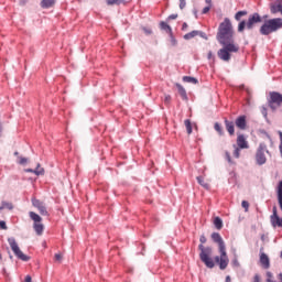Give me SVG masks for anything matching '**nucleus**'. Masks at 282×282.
I'll list each match as a JSON object with an SVG mask.
<instances>
[{
	"instance_id": "nucleus-1",
	"label": "nucleus",
	"mask_w": 282,
	"mask_h": 282,
	"mask_svg": "<svg viewBox=\"0 0 282 282\" xmlns=\"http://www.w3.org/2000/svg\"><path fill=\"white\" fill-rule=\"evenodd\" d=\"M235 30H232V23L230 19L225 20L218 26L217 41L223 45V48L218 51V58L228 63L230 61V54H237L239 52V45L235 43Z\"/></svg>"
},
{
	"instance_id": "nucleus-2",
	"label": "nucleus",
	"mask_w": 282,
	"mask_h": 282,
	"mask_svg": "<svg viewBox=\"0 0 282 282\" xmlns=\"http://www.w3.org/2000/svg\"><path fill=\"white\" fill-rule=\"evenodd\" d=\"M212 239L214 243L218 245V252L220 254L215 257V261L219 265L220 270H226L228 268V263H230V259H228V252L226 251V242H224V238H221L219 232H213Z\"/></svg>"
},
{
	"instance_id": "nucleus-3",
	"label": "nucleus",
	"mask_w": 282,
	"mask_h": 282,
	"mask_svg": "<svg viewBox=\"0 0 282 282\" xmlns=\"http://www.w3.org/2000/svg\"><path fill=\"white\" fill-rule=\"evenodd\" d=\"M200 245L198 246L199 259L200 261L206 265V268H215V261L213 260V248L210 247H204V243H206L207 239L206 236H200L199 238Z\"/></svg>"
},
{
	"instance_id": "nucleus-4",
	"label": "nucleus",
	"mask_w": 282,
	"mask_h": 282,
	"mask_svg": "<svg viewBox=\"0 0 282 282\" xmlns=\"http://www.w3.org/2000/svg\"><path fill=\"white\" fill-rule=\"evenodd\" d=\"M282 29V19L275 18L265 21L260 28V33L263 36H268V34H272V32H276Z\"/></svg>"
},
{
	"instance_id": "nucleus-5",
	"label": "nucleus",
	"mask_w": 282,
	"mask_h": 282,
	"mask_svg": "<svg viewBox=\"0 0 282 282\" xmlns=\"http://www.w3.org/2000/svg\"><path fill=\"white\" fill-rule=\"evenodd\" d=\"M257 23H261V15H259V13H253L251 15H249L248 21H241L238 24V32H243V30H252V28H254V25H257Z\"/></svg>"
},
{
	"instance_id": "nucleus-6",
	"label": "nucleus",
	"mask_w": 282,
	"mask_h": 282,
	"mask_svg": "<svg viewBox=\"0 0 282 282\" xmlns=\"http://www.w3.org/2000/svg\"><path fill=\"white\" fill-rule=\"evenodd\" d=\"M29 217L33 221V230L39 237H41L43 235V231L45 230V225L41 223L43 221V218L34 212H30Z\"/></svg>"
},
{
	"instance_id": "nucleus-7",
	"label": "nucleus",
	"mask_w": 282,
	"mask_h": 282,
	"mask_svg": "<svg viewBox=\"0 0 282 282\" xmlns=\"http://www.w3.org/2000/svg\"><path fill=\"white\" fill-rule=\"evenodd\" d=\"M8 241L12 252L18 259H20L21 261H30V257L25 256V253L21 251V248H19V243H17V240L14 238H9Z\"/></svg>"
},
{
	"instance_id": "nucleus-8",
	"label": "nucleus",
	"mask_w": 282,
	"mask_h": 282,
	"mask_svg": "<svg viewBox=\"0 0 282 282\" xmlns=\"http://www.w3.org/2000/svg\"><path fill=\"white\" fill-rule=\"evenodd\" d=\"M265 153H270V151H268V145H265V143H260L256 153V162L259 164V166H262V164L268 162Z\"/></svg>"
},
{
	"instance_id": "nucleus-9",
	"label": "nucleus",
	"mask_w": 282,
	"mask_h": 282,
	"mask_svg": "<svg viewBox=\"0 0 282 282\" xmlns=\"http://www.w3.org/2000/svg\"><path fill=\"white\" fill-rule=\"evenodd\" d=\"M269 107L274 111L279 109L282 105V95L278 91H272L269 94Z\"/></svg>"
},
{
	"instance_id": "nucleus-10",
	"label": "nucleus",
	"mask_w": 282,
	"mask_h": 282,
	"mask_svg": "<svg viewBox=\"0 0 282 282\" xmlns=\"http://www.w3.org/2000/svg\"><path fill=\"white\" fill-rule=\"evenodd\" d=\"M32 205L34 206V208L39 210L42 217H50V212H47V207L45 206V203L41 202L40 199L33 198Z\"/></svg>"
},
{
	"instance_id": "nucleus-11",
	"label": "nucleus",
	"mask_w": 282,
	"mask_h": 282,
	"mask_svg": "<svg viewBox=\"0 0 282 282\" xmlns=\"http://www.w3.org/2000/svg\"><path fill=\"white\" fill-rule=\"evenodd\" d=\"M260 263L264 270L270 268V258L263 252V248L260 249Z\"/></svg>"
},
{
	"instance_id": "nucleus-12",
	"label": "nucleus",
	"mask_w": 282,
	"mask_h": 282,
	"mask_svg": "<svg viewBox=\"0 0 282 282\" xmlns=\"http://www.w3.org/2000/svg\"><path fill=\"white\" fill-rule=\"evenodd\" d=\"M236 127L238 129H241L242 131L246 130V127H247L246 116H240L236 119Z\"/></svg>"
},
{
	"instance_id": "nucleus-13",
	"label": "nucleus",
	"mask_w": 282,
	"mask_h": 282,
	"mask_svg": "<svg viewBox=\"0 0 282 282\" xmlns=\"http://www.w3.org/2000/svg\"><path fill=\"white\" fill-rule=\"evenodd\" d=\"M237 144L239 149H248V141H246V137H243V134L238 135Z\"/></svg>"
},
{
	"instance_id": "nucleus-14",
	"label": "nucleus",
	"mask_w": 282,
	"mask_h": 282,
	"mask_svg": "<svg viewBox=\"0 0 282 282\" xmlns=\"http://www.w3.org/2000/svg\"><path fill=\"white\" fill-rule=\"evenodd\" d=\"M25 173H34L35 175H44L45 170L41 167V164H37V167L35 170L26 169Z\"/></svg>"
},
{
	"instance_id": "nucleus-15",
	"label": "nucleus",
	"mask_w": 282,
	"mask_h": 282,
	"mask_svg": "<svg viewBox=\"0 0 282 282\" xmlns=\"http://www.w3.org/2000/svg\"><path fill=\"white\" fill-rule=\"evenodd\" d=\"M176 89L180 94V96L183 98V100H188V96L186 95V89L182 84H176Z\"/></svg>"
},
{
	"instance_id": "nucleus-16",
	"label": "nucleus",
	"mask_w": 282,
	"mask_h": 282,
	"mask_svg": "<svg viewBox=\"0 0 282 282\" xmlns=\"http://www.w3.org/2000/svg\"><path fill=\"white\" fill-rule=\"evenodd\" d=\"M225 127L229 135H235V123L232 121L225 120Z\"/></svg>"
},
{
	"instance_id": "nucleus-17",
	"label": "nucleus",
	"mask_w": 282,
	"mask_h": 282,
	"mask_svg": "<svg viewBox=\"0 0 282 282\" xmlns=\"http://www.w3.org/2000/svg\"><path fill=\"white\" fill-rule=\"evenodd\" d=\"M161 30H164L170 36H173V29H171V25H169L166 22L160 23Z\"/></svg>"
},
{
	"instance_id": "nucleus-18",
	"label": "nucleus",
	"mask_w": 282,
	"mask_h": 282,
	"mask_svg": "<svg viewBox=\"0 0 282 282\" xmlns=\"http://www.w3.org/2000/svg\"><path fill=\"white\" fill-rule=\"evenodd\" d=\"M214 226L217 230H221V228H224V220H221V218H219V217H215Z\"/></svg>"
},
{
	"instance_id": "nucleus-19",
	"label": "nucleus",
	"mask_w": 282,
	"mask_h": 282,
	"mask_svg": "<svg viewBox=\"0 0 282 282\" xmlns=\"http://www.w3.org/2000/svg\"><path fill=\"white\" fill-rule=\"evenodd\" d=\"M56 3V0H42L41 7L42 8H52Z\"/></svg>"
},
{
	"instance_id": "nucleus-20",
	"label": "nucleus",
	"mask_w": 282,
	"mask_h": 282,
	"mask_svg": "<svg viewBox=\"0 0 282 282\" xmlns=\"http://www.w3.org/2000/svg\"><path fill=\"white\" fill-rule=\"evenodd\" d=\"M195 36H199V31H192L184 35L185 41H191V39H195Z\"/></svg>"
},
{
	"instance_id": "nucleus-21",
	"label": "nucleus",
	"mask_w": 282,
	"mask_h": 282,
	"mask_svg": "<svg viewBox=\"0 0 282 282\" xmlns=\"http://www.w3.org/2000/svg\"><path fill=\"white\" fill-rule=\"evenodd\" d=\"M183 83H191L192 85H197V83H199V80H197V78H195V77L184 76Z\"/></svg>"
},
{
	"instance_id": "nucleus-22",
	"label": "nucleus",
	"mask_w": 282,
	"mask_h": 282,
	"mask_svg": "<svg viewBox=\"0 0 282 282\" xmlns=\"http://www.w3.org/2000/svg\"><path fill=\"white\" fill-rule=\"evenodd\" d=\"M197 182H198V184H199L200 186H203V188H206V189L210 188V184H208V182H206V181L204 180V177L197 176Z\"/></svg>"
},
{
	"instance_id": "nucleus-23",
	"label": "nucleus",
	"mask_w": 282,
	"mask_h": 282,
	"mask_svg": "<svg viewBox=\"0 0 282 282\" xmlns=\"http://www.w3.org/2000/svg\"><path fill=\"white\" fill-rule=\"evenodd\" d=\"M184 124L188 135H191V133H193V124L191 123V119H186Z\"/></svg>"
},
{
	"instance_id": "nucleus-24",
	"label": "nucleus",
	"mask_w": 282,
	"mask_h": 282,
	"mask_svg": "<svg viewBox=\"0 0 282 282\" xmlns=\"http://www.w3.org/2000/svg\"><path fill=\"white\" fill-rule=\"evenodd\" d=\"M107 6H120V3H124V0H106Z\"/></svg>"
},
{
	"instance_id": "nucleus-25",
	"label": "nucleus",
	"mask_w": 282,
	"mask_h": 282,
	"mask_svg": "<svg viewBox=\"0 0 282 282\" xmlns=\"http://www.w3.org/2000/svg\"><path fill=\"white\" fill-rule=\"evenodd\" d=\"M248 14V11H238L235 15L236 21H241V17H246Z\"/></svg>"
},
{
	"instance_id": "nucleus-26",
	"label": "nucleus",
	"mask_w": 282,
	"mask_h": 282,
	"mask_svg": "<svg viewBox=\"0 0 282 282\" xmlns=\"http://www.w3.org/2000/svg\"><path fill=\"white\" fill-rule=\"evenodd\" d=\"M214 129L215 131H217V133H219V135H224V129L221 128V124H219L218 122H216L214 124Z\"/></svg>"
},
{
	"instance_id": "nucleus-27",
	"label": "nucleus",
	"mask_w": 282,
	"mask_h": 282,
	"mask_svg": "<svg viewBox=\"0 0 282 282\" xmlns=\"http://www.w3.org/2000/svg\"><path fill=\"white\" fill-rule=\"evenodd\" d=\"M271 12L272 14H276V12H282V10L280 9L279 2H276L271 7Z\"/></svg>"
},
{
	"instance_id": "nucleus-28",
	"label": "nucleus",
	"mask_w": 282,
	"mask_h": 282,
	"mask_svg": "<svg viewBox=\"0 0 282 282\" xmlns=\"http://www.w3.org/2000/svg\"><path fill=\"white\" fill-rule=\"evenodd\" d=\"M210 8H213V2L207 3V6L203 9L202 14H208V12H210Z\"/></svg>"
},
{
	"instance_id": "nucleus-29",
	"label": "nucleus",
	"mask_w": 282,
	"mask_h": 282,
	"mask_svg": "<svg viewBox=\"0 0 282 282\" xmlns=\"http://www.w3.org/2000/svg\"><path fill=\"white\" fill-rule=\"evenodd\" d=\"M0 208H8L9 210H12L14 206H12V203H2Z\"/></svg>"
},
{
	"instance_id": "nucleus-30",
	"label": "nucleus",
	"mask_w": 282,
	"mask_h": 282,
	"mask_svg": "<svg viewBox=\"0 0 282 282\" xmlns=\"http://www.w3.org/2000/svg\"><path fill=\"white\" fill-rule=\"evenodd\" d=\"M242 208H245L246 213H248V208H250V203L247 200H242L241 203Z\"/></svg>"
},
{
	"instance_id": "nucleus-31",
	"label": "nucleus",
	"mask_w": 282,
	"mask_h": 282,
	"mask_svg": "<svg viewBox=\"0 0 282 282\" xmlns=\"http://www.w3.org/2000/svg\"><path fill=\"white\" fill-rule=\"evenodd\" d=\"M0 229L1 230H8V225H6V221L0 220Z\"/></svg>"
},
{
	"instance_id": "nucleus-32",
	"label": "nucleus",
	"mask_w": 282,
	"mask_h": 282,
	"mask_svg": "<svg viewBox=\"0 0 282 282\" xmlns=\"http://www.w3.org/2000/svg\"><path fill=\"white\" fill-rule=\"evenodd\" d=\"M186 8V0H180V9L184 10Z\"/></svg>"
},
{
	"instance_id": "nucleus-33",
	"label": "nucleus",
	"mask_w": 282,
	"mask_h": 282,
	"mask_svg": "<svg viewBox=\"0 0 282 282\" xmlns=\"http://www.w3.org/2000/svg\"><path fill=\"white\" fill-rule=\"evenodd\" d=\"M164 102L165 105H171V95H165Z\"/></svg>"
},
{
	"instance_id": "nucleus-34",
	"label": "nucleus",
	"mask_w": 282,
	"mask_h": 282,
	"mask_svg": "<svg viewBox=\"0 0 282 282\" xmlns=\"http://www.w3.org/2000/svg\"><path fill=\"white\" fill-rule=\"evenodd\" d=\"M55 261H58V262L63 261V254L55 253Z\"/></svg>"
},
{
	"instance_id": "nucleus-35",
	"label": "nucleus",
	"mask_w": 282,
	"mask_h": 282,
	"mask_svg": "<svg viewBox=\"0 0 282 282\" xmlns=\"http://www.w3.org/2000/svg\"><path fill=\"white\" fill-rule=\"evenodd\" d=\"M226 160L229 162V164H232V159L230 158V152H226Z\"/></svg>"
},
{
	"instance_id": "nucleus-36",
	"label": "nucleus",
	"mask_w": 282,
	"mask_h": 282,
	"mask_svg": "<svg viewBox=\"0 0 282 282\" xmlns=\"http://www.w3.org/2000/svg\"><path fill=\"white\" fill-rule=\"evenodd\" d=\"M239 155H240V150L239 148H236L234 151V158H239Z\"/></svg>"
},
{
	"instance_id": "nucleus-37",
	"label": "nucleus",
	"mask_w": 282,
	"mask_h": 282,
	"mask_svg": "<svg viewBox=\"0 0 282 282\" xmlns=\"http://www.w3.org/2000/svg\"><path fill=\"white\" fill-rule=\"evenodd\" d=\"M267 276H268L267 282L273 281V280H272V272L268 271V272H267Z\"/></svg>"
},
{
	"instance_id": "nucleus-38",
	"label": "nucleus",
	"mask_w": 282,
	"mask_h": 282,
	"mask_svg": "<svg viewBox=\"0 0 282 282\" xmlns=\"http://www.w3.org/2000/svg\"><path fill=\"white\" fill-rule=\"evenodd\" d=\"M253 282H261V276L259 274H256L253 276Z\"/></svg>"
},
{
	"instance_id": "nucleus-39",
	"label": "nucleus",
	"mask_w": 282,
	"mask_h": 282,
	"mask_svg": "<svg viewBox=\"0 0 282 282\" xmlns=\"http://www.w3.org/2000/svg\"><path fill=\"white\" fill-rule=\"evenodd\" d=\"M182 30L183 32H186V30H188V23L184 22L182 25Z\"/></svg>"
},
{
	"instance_id": "nucleus-40",
	"label": "nucleus",
	"mask_w": 282,
	"mask_h": 282,
	"mask_svg": "<svg viewBox=\"0 0 282 282\" xmlns=\"http://www.w3.org/2000/svg\"><path fill=\"white\" fill-rule=\"evenodd\" d=\"M175 19H177V14H171V15H169V20H170V21H174Z\"/></svg>"
},
{
	"instance_id": "nucleus-41",
	"label": "nucleus",
	"mask_w": 282,
	"mask_h": 282,
	"mask_svg": "<svg viewBox=\"0 0 282 282\" xmlns=\"http://www.w3.org/2000/svg\"><path fill=\"white\" fill-rule=\"evenodd\" d=\"M170 36H171L172 45H177V40H175L173 35H170Z\"/></svg>"
},
{
	"instance_id": "nucleus-42",
	"label": "nucleus",
	"mask_w": 282,
	"mask_h": 282,
	"mask_svg": "<svg viewBox=\"0 0 282 282\" xmlns=\"http://www.w3.org/2000/svg\"><path fill=\"white\" fill-rule=\"evenodd\" d=\"M26 163H28V159H25V158L20 159V164H26Z\"/></svg>"
},
{
	"instance_id": "nucleus-43",
	"label": "nucleus",
	"mask_w": 282,
	"mask_h": 282,
	"mask_svg": "<svg viewBox=\"0 0 282 282\" xmlns=\"http://www.w3.org/2000/svg\"><path fill=\"white\" fill-rule=\"evenodd\" d=\"M24 282H32V276L31 275H26L24 279Z\"/></svg>"
},
{
	"instance_id": "nucleus-44",
	"label": "nucleus",
	"mask_w": 282,
	"mask_h": 282,
	"mask_svg": "<svg viewBox=\"0 0 282 282\" xmlns=\"http://www.w3.org/2000/svg\"><path fill=\"white\" fill-rule=\"evenodd\" d=\"M3 135V126L0 123V138Z\"/></svg>"
},
{
	"instance_id": "nucleus-45",
	"label": "nucleus",
	"mask_w": 282,
	"mask_h": 282,
	"mask_svg": "<svg viewBox=\"0 0 282 282\" xmlns=\"http://www.w3.org/2000/svg\"><path fill=\"white\" fill-rule=\"evenodd\" d=\"M207 58L208 59L213 58V52L212 51L208 52Z\"/></svg>"
},
{
	"instance_id": "nucleus-46",
	"label": "nucleus",
	"mask_w": 282,
	"mask_h": 282,
	"mask_svg": "<svg viewBox=\"0 0 282 282\" xmlns=\"http://www.w3.org/2000/svg\"><path fill=\"white\" fill-rule=\"evenodd\" d=\"M232 263H234V265H239V261H238L237 259H235V260L232 261Z\"/></svg>"
},
{
	"instance_id": "nucleus-47",
	"label": "nucleus",
	"mask_w": 282,
	"mask_h": 282,
	"mask_svg": "<svg viewBox=\"0 0 282 282\" xmlns=\"http://www.w3.org/2000/svg\"><path fill=\"white\" fill-rule=\"evenodd\" d=\"M278 6H280V9L282 10V0L278 2Z\"/></svg>"
},
{
	"instance_id": "nucleus-48",
	"label": "nucleus",
	"mask_w": 282,
	"mask_h": 282,
	"mask_svg": "<svg viewBox=\"0 0 282 282\" xmlns=\"http://www.w3.org/2000/svg\"><path fill=\"white\" fill-rule=\"evenodd\" d=\"M145 34H151V30L144 29Z\"/></svg>"
},
{
	"instance_id": "nucleus-49",
	"label": "nucleus",
	"mask_w": 282,
	"mask_h": 282,
	"mask_svg": "<svg viewBox=\"0 0 282 282\" xmlns=\"http://www.w3.org/2000/svg\"><path fill=\"white\" fill-rule=\"evenodd\" d=\"M226 282H230V275L226 276Z\"/></svg>"
},
{
	"instance_id": "nucleus-50",
	"label": "nucleus",
	"mask_w": 282,
	"mask_h": 282,
	"mask_svg": "<svg viewBox=\"0 0 282 282\" xmlns=\"http://www.w3.org/2000/svg\"><path fill=\"white\" fill-rule=\"evenodd\" d=\"M206 3H213V0H205Z\"/></svg>"
},
{
	"instance_id": "nucleus-51",
	"label": "nucleus",
	"mask_w": 282,
	"mask_h": 282,
	"mask_svg": "<svg viewBox=\"0 0 282 282\" xmlns=\"http://www.w3.org/2000/svg\"><path fill=\"white\" fill-rule=\"evenodd\" d=\"M0 210H3V207H0Z\"/></svg>"
}]
</instances>
